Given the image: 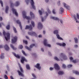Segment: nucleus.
Listing matches in <instances>:
<instances>
[{"mask_svg": "<svg viewBox=\"0 0 79 79\" xmlns=\"http://www.w3.org/2000/svg\"><path fill=\"white\" fill-rule=\"evenodd\" d=\"M13 54L17 58H18L19 59V58H20V56L19 55L16 54V53L14 52H13Z\"/></svg>", "mask_w": 79, "mask_h": 79, "instance_id": "nucleus-12", "label": "nucleus"}, {"mask_svg": "<svg viewBox=\"0 0 79 79\" xmlns=\"http://www.w3.org/2000/svg\"><path fill=\"white\" fill-rule=\"evenodd\" d=\"M74 39H75V42L76 43H77V41L78 40L77 39V38H74Z\"/></svg>", "mask_w": 79, "mask_h": 79, "instance_id": "nucleus-32", "label": "nucleus"}, {"mask_svg": "<svg viewBox=\"0 0 79 79\" xmlns=\"http://www.w3.org/2000/svg\"><path fill=\"white\" fill-rule=\"evenodd\" d=\"M10 4L11 6H12V5H13V3H12V2H10Z\"/></svg>", "mask_w": 79, "mask_h": 79, "instance_id": "nucleus-56", "label": "nucleus"}, {"mask_svg": "<svg viewBox=\"0 0 79 79\" xmlns=\"http://www.w3.org/2000/svg\"><path fill=\"white\" fill-rule=\"evenodd\" d=\"M56 36L57 37V39H60V40H63V38H61L60 37V35H59L58 34H57L56 35Z\"/></svg>", "mask_w": 79, "mask_h": 79, "instance_id": "nucleus-17", "label": "nucleus"}, {"mask_svg": "<svg viewBox=\"0 0 79 79\" xmlns=\"http://www.w3.org/2000/svg\"><path fill=\"white\" fill-rule=\"evenodd\" d=\"M58 33V30H55L54 31V34H57Z\"/></svg>", "mask_w": 79, "mask_h": 79, "instance_id": "nucleus-27", "label": "nucleus"}, {"mask_svg": "<svg viewBox=\"0 0 79 79\" xmlns=\"http://www.w3.org/2000/svg\"><path fill=\"white\" fill-rule=\"evenodd\" d=\"M55 60H57V61H59V60L58 58L56 57H54Z\"/></svg>", "mask_w": 79, "mask_h": 79, "instance_id": "nucleus-37", "label": "nucleus"}, {"mask_svg": "<svg viewBox=\"0 0 79 79\" xmlns=\"http://www.w3.org/2000/svg\"><path fill=\"white\" fill-rule=\"evenodd\" d=\"M74 18L76 20V23H79V22L77 20V19H76V16H74Z\"/></svg>", "mask_w": 79, "mask_h": 79, "instance_id": "nucleus-31", "label": "nucleus"}, {"mask_svg": "<svg viewBox=\"0 0 79 79\" xmlns=\"http://www.w3.org/2000/svg\"><path fill=\"white\" fill-rule=\"evenodd\" d=\"M26 67L27 68V69H30V67H29V65L28 64H27L26 65Z\"/></svg>", "mask_w": 79, "mask_h": 79, "instance_id": "nucleus-23", "label": "nucleus"}, {"mask_svg": "<svg viewBox=\"0 0 79 79\" xmlns=\"http://www.w3.org/2000/svg\"><path fill=\"white\" fill-rule=\"evenodd\" d=\"M32 76L33 77H34V78H36V76H35V74L32 73Z\"/></svg>", "mask_w": 79, "mask_h": 79, "instance_id": "nucleus-36", "label": "nucleus"}, {"mask_svg": "<svg viewBox=\"0 0 79 79\" xmlns=\"http://www.w3.org/2000/svg\"><path fill=\"white\" fill-rule=\"evenodd\" d=\"M26 38H27V39H29V37H28V36H27L26 37Z\"/></svg>", "mask_w": 79, "mask_h": 79, "instance_id": "nucleus-59", "label": "nucleus"}, {"mask_svg": "<svg viewBox=\"0 0 79 79\" xmlns=\"http://www.w3.org/2000/svg\"><path fill=\"white\" fill-rule=\"evenodd\" d=\"M8 8H9L8 6H6V10H5L6 13L8 12Z\"/></svg>", "mask_w": 79, "mask_h": 79, "instance_id": "nucleus-22", "label": "nucleus"}, {"mask_svg": "<svg viewBox=\"0 0 79 79\" xmlns=\"http://www.w3.org/2000/svg\"><path fill=\"white\" fill-rule=\"evenodd\" d=\"M41 19L42 21H44V19L42 17Z\"/></svg>", "mask_w": 79, "mask_h": 79, "instance_id": "nucleus-57", "label": "nucleus"}, {"mask_svg": "<svg viewBox=\"0 0 79 79\" xmlns=\"http://www.w3.org/2000/svg\"><path fill=\"white\" fill-rule=\"evenodd\" d=\"M57 44L58 45H60V46H62V47H64V46H66V44L64 43H63L62 44L58 43H57Z\"/></svg>", "mask_w": 79, "mask_h": 79, "instance_id": "nucleus-14", "label": "nucleus"}, {"mask_svg": "<svg viewBox=\"0 0 79 79\" xmlns=\"http://www.w3.org/2000/svg\"><path fill=\"white\" fill-rule=\"evenodd\" d=\"M52 13H53V14H55L56 13L55 12V10H52Z\"/></svg>", "mask_w": 79, "mask_h": 79, "instance_id": "nucleus-50", "label": "nucleus"}, {"mask_svg": "<svg viewBox=\"0 0 79 79\" xmlns=\"http://www.w3.org/2000/svg\"><path fill=\"white\" fill-rule=\"evenodd\" d=\"M73 63H76V60H73Z\"/></svg>", "mask_w": 79, "mask_h": 79, "instance_id": "nucleus-48", "label": "nucleus"}, {"mask_svg": "<svg viewBox=\"0 0 79 79\" xmlns=\"http://www.w3.org/2000/svg\"><path fill=\"white\" fill-rule=\"evenodd\" d=\"M41 50H42V51L43 52H44V49L43 48H42L41 49Z\"/></svg>", "mask_w": 79, "mask_h": 79, "instance_id": "nucleus-61", "label": "nucleus"}, {"mask_svg": "<svg viewBox=\"0 0 79 79\" xmlns=\"http://www.w3.org/2000/svg\"><path fill=\"white\" fill-rule=\"evenodd\" d=\"M17 40H18V37L16 36H15L13 37L12 39L11 42L12 44H14V43H15L17 41Z\"/></svg>", "mask_w": 79, "mask_h": 79, "instance_id": "nucleus-3", "label": "nucleus"}, {"mask_svg": "<svg viewBox=\"0 0 79 79\" xmlns=\"http://www.w3.org/2000/svg\"><path fill=\"white\" fill-rule=\"evenodd\" d=\"M42 36L41 35H39V37H42Z\"/></svg>", "mask_w": 79, "mask_h": 79, "instance_id": "nucleus-55", "label": "nucleus"}, {"mask_svg": "<svg viewBox=\"0 0 79 79\" xmlns=\"http://www.w3.org/2000/svg\"><path fill=\"white\" fill-rule=\"evenodd\" d=\"M54 67L56 69H57V70H59V69H60V67L57 64H54Z\"/></svg>", "mask_w": 79, "mask_h": 79, "instance_id": "nucleus-8", "label": "nucleus"}, {"mask_svg": "<svg viewBox=\"0 0 79 79\" xmlns=\"http://www.w3.org/2000/svg\"><path fill=\"white\" fill-rule=\"evenodd\" d=\"M70 79H74V78H71Z\"/></svg>", "mask_w": 79, "mask_h": 79, "instance_id": "nucleus-64", "label": "nucleus"}, {"mask_svg": "<svg viewBox=\"0 0 79 79\" xmlns=\"http://www.w3.org/2000/svg\"><path fill=\"white\" fill-rule=\"evenodd\" d=\"M22 52L23 54V55H25V56H27V54L25 53V52H24L23 50H22Z\"/></svg>", "mask_w": 79, "mask_h": 79, "instance_id": "nucleus-28", "label": "nucleus"}, {"mask_svg": "<svg viewBox=\"0 0 79 79\" xmlns=\"http://www.w3.org/2000/svg\"><path fill=\"white\" fill-rule=\"evenodd\" d=\"M10 46L12 48L13 50H16V48H15V47H14V46H13V45L12 44H11Z\"/></svg>", "mask_w": 79, "mask_h": 79, "instance_id": "nucleus-20", "label": "nucleus"}, {"mask_svg": "<svg viewBox=\"0 0 79 79\" xmlns=\"http://www.w3.org/2000/svg\"><path fill=\"white\" fill-rule=\"evenodd\" d=\"M74 73H75L76 74H79V72L77 71H75L74 72Z\"/></svg>", "mask_w": 79, "mask_h": 79, "instance_id": "nucleus-34", "label": "nucleus"}, {"mask_svg": "<svg viewBox=\"0 0 79 79\" xmlns=\"http://www.w3.org/2000/svg\"><path fill=\"white\" fill-rule=\"evenodd\" d=\"M50 70H53V68L51 67V68H50Z\"/></svg>", "mask_w": 79, "mask_h": 79, "instance_id": "nucleus-54", "label": "nucleus"}, {"mask_svg": "<svg viewBox=\"0 0 79 79\" xmlns=\"http://www.w3.org/2000/svg\"><path fill=\"white\" fill-rule=\"evenodd\" d=\"M23 43L25 44H27V41L26 40H23Z\"/></svg>", "mask_w": 79, "mask_h": 79, "instance_id": "nucleus-39", "label": "nucleus"}, {"mask_svg": "<svg viewBox=\"0 0 79 79\" xmlns=\"http://www.w3.org/2000/svg\"><path fill=\"white\" fill-rule=\"evenodd\" d=\"M31 5L32 6L33 8V9H34V10L35 9V6H34V1L33 0H31Z\"/></svg>", "mask_w": 79, "mask_h": 79, "instance_id": "nucleus-9", "label": "nucleus"}, {"mask_svg": "<svg viewBox=\"0 0 79 79\" xmlns=\"http://www.w3.org/2000/svg\"><path fill=\"white\" fill-rule=\"evenodd\" d=\"M51 18L53 19H54V20H58V18L57 17H51Z\"/></svg>", "mask_w": 79, "mask_h": 79, "instance_id": "nucleus-19", "label": "nucleus"}, {"mask_svg": "<svg viewBox=\"0 0 79 79\" xmlns=\"http://www.w3.org/2000/svg\"><path fill=\"white\" fill-rule=\"evenodd\" d=\"M62 67L64 68H66V65L64 64H63L62 65Z\"/></svg>", "mask_w": 79, "mask_h": 79, "instance_id": "nucleus-47", "label": "nucleus"}, {"mask_svg": "<svg viewBox=\"0 0 79 79\" xmlns=\"http://www.w3.org/2000/svg\"><path fill=\"white\" fill-rule=\"evenodd\" d=\"M4 78H5V79H8V77L6 75H4Z\"/></svg>", "mask_w": 79, "mask_h": 79, "instance_id": "nucleus-41", "label": "nucleus"}, {"mask_svg": "<svg viewBox=\"0 0 79 79\" xmlns=\"http://www.w3.org/2000/svg\"><path fill=\"white\" fill-rule=\"evenodd\" d=\"M38 26H40V27H43L42 23H38Z\"/></svg>", "mask_w": 79, "mask_h": 79, "instance_id": "nucleus-24", "label": "nucleus"}, {"mask_svg": "<svg viewBox=\"0 0 79 79\" xmlns=\"http://www.w3.org/2000/svg\"><path fill=\"white\" fill-rule=\"evenodd\" d=\"M28 34L30 35H32V34H34V35H35V32H33L32 33H31L30 32H28Z\"/></svg>", "mask_w": 79, "mask_h": 79, "instance_id": "nucleus-26", "label": "nucleus"}, {"mask_svg": "<svg viewBox=\"0 0 79 79\" xmlns=\"http://www.w3.org/2000/svg\"><path fill=\"white\" fill-rule=\"evenodd\" d=\"M35 46V44H33L30 46V48H29V47H28L27 46H25V48H26V49H27V50H31V49L33 47H34Z\"/></svg>", "mask_w": 79, "mask_h": 79, "instance_id": "nucleus-5", "label": "nucleus"}, {"mask_svg": "<svg viewBox=\"0 0 79 79\" xmlns=\"http://www.w3.org/2000/svg\"><path fill=\"white\" fill-rule=\"evenodd\" d=\"M0 3L2 5V6L3 7V2L1 0H0Z\"/></svg>", "mask_w": 79, "mask_h": 79, "instance_id": "nucleus-35", "label": "nucleus"}, {"mask_svg": "<svg viewBox=\"0 0 79 79\" xmlns=\"http://www.w3.org/2000/svg\"><path fill=\"white\" fill-rule=\"evenodd\" d=\"M7 73H8L7 71H6V74H7Z\"/></svg>", "mask_w": 79, "mask_h": 79, "instance_id": "nucleus-62", "label": "nucleus"}, {"mask_svg": "<svg viewBox=\"0 0 79 79\" xmlns=\"http://www.w3.org/2000/svg\"><path fill=\"white\" fill-rule=\"evenodd\" d=\"M24 61L26 62H27V60L25 58V57H22L21 59V61L22 63H24Z\"/></svg>", "mask_w": 79, "mask_h": 79, "instance_id": "nucleus-7", "label": "nucleus"}, {"mask_svg": "<svg viewBox=\"0 0 79 79\" xmlns=\"http://www.w3.org/2000/svg\"><path fill=\"white\" fill-rule=\"evenodd\" d=\"M20 69L21 72L19 71V70L17 71V72L19 73V76H24V75H23V69L22 67H20Z\"/></svg>", "mask_w": 79, "mask_h": 79, "instance_id": "nucleus-2", "label": "nucleus"}, {"mask_svg": "<svg viewBox=\"0 0 79 79\" xmlns=\"http://www.w3.org/2000/svg\"><path fill=\"white\" fill-rule=\"evenodd\" d=\"M23 48V45H20L19 46V48L20 49H22V48Z\"/></svg>", "mask_w": 79, "mask_h": 79, "instance_id": "nucleus-42", "label": "nucleus"}, {"mask_svg": "<svg viewBox=\"0 0 79 79\" xmlns=\"http://www.w3.org/2000/svg\"><path fill=\"white\" fill-rule=\"evenodd\" d=\"M39 13L40 15H42V12L40 10H39Z\"/></svg>", "mask_w": 79, "mask_h": 79, "instance_id": "nucleus-40", "label": "nucleus"}, {"mask_svg": "<svg viewBox=\"0 0 79 79\" xmlns=\"http://www.w3.org/2000/svg\"><path fill=\"white\" fill-rule=\"evenodd\" d=\"M12 11L13 13H15V15L16 16H18V13L16 12V10L14 9H12Z\"/></svg>", "mask_w": 79, "mask_h": 79, "instance_id": "nucleus-13", "label": "nucleus"}, {"mask_svg": "<svg viewBox=\"0 0 79 79\" xmlns=\"http://www.w3.org/2000/svg\"><path fill=\"white\" fill-rule=\"evenodd\" d=\"M13 30L15 33H16V32H17V31H16V29L15 27H13Z\"/></svg>", "mask_w": 79, "mask_h": 79, "instance_id": "nucleus-38", "label": "nucleus"}, {"mask_svg": "<svg viewBox=\"0 0 79 79\" xmlns=\"http://www.w3.org/2000/svg\"><path fill=\"white\" fill-rule=\"evenodd\" d=\"M77 19H79V15L78 13L77 14Z\"/></svg>", "mask_w": 79, "mask_h": 79, "instance_id": "nucleus-44", "label": "nucleus"}, {"mask_svg": "<svg viewBox=\"0 0 79 79\" xmlns=\"http://www.w3.org/2000/svg\"><path fill=\"white\" fill-rule=\"evenodd\" d=\"M31 24L33 26V27H34L35 25H34V22L33 21L31 22Z\"/></svg>", "mask_w": 79, "mask_h": 79, "instance_id": "nucleus-33", "label": "nucleus"}, {"mask_svg": "<svg viewBox=\"0 0 79 79\" xmlns=\"http://www.w3.org/2000/svg\"><path fill=\"white\" fill-rule=\"evenodd\" d=\"M22 14L24 18H26L27 19H30V17L26 16V14L25 11H23Z\"/></svg>", "mask_w": 79, "mask_h": 79, "instance_id": "nucleus-4", "label": "nucleus"}, {"mask_svg": "<svg viewBox=\"0 0 79 79\" xmlns=\"http://www.w3.org/2000/svg\"><path fill=\"white\" fill-rule=\"evenodd\" d=\"M3 19L2 17H0V21H2Z\"/></svg>", "mask_w": 79, "mask_h": 79, "instance_id": "nucleus-51", "label": "nucleus"}, {"mask_svg": "<svg viewBox=\"0 0 79 79\" xmlns=\"http://www.w3.org/2000/svg\"><path fill=\"white\" fill-rule=\"evenodd\" d=\"M64 7H65L67 9H68L69 7L68 6H66V4L64 3Z\"/></svg>", "mask_w": 79, "mask_h": 79, "instance_id": "nucleus-30", "label": "nucleus"}, {"mask_svg": "<svg viewBox=\"0 0 79 79\" xmlns=\"http://www.w3.org/2000/svg\"><path fill=\"white\" fill-rule=\"evenodd\" d=\"M63 72L62 71H59L58 73L59 75H62V74H63Z\"/></svg>", "mask_w": 79, "mask_h": 79, "instance_id": "nucleus-21", "label": "nucleus"}, {"mask_svg": "<svg viewBox=\"0 0 79 79\" xmlns=\"http://www.w3.org/2000/svg\"><path fill=\"white\" fill-rule=\"evenodd\" d=\"M19 5V2L17 1L16 2L15 6H18Z\"/></svg>", "mask_w": 79, "mask_h": 79, "instance_id": "nucleus-18", "label": "nucleus"}, {"mask_svg": "<svg viewBox=\"0 0 79 79\" xmlns=\"http://www.w3.org/2000/svg\"><path fill=\"white\" fill-rule=\"evenodd\" d=\"M30 14L31 16H33V17H34V15L31 12H30Z\"/></svg>", "mask_w": 79, "mask_h": 79, "instance_id": "nucleus-29", "label": "nucleus"}, {"mask_svg": "<svg viewBox=\"0 0 79 79\" xmlns=\"http://www.w3.org/2000/svg\"><path fill=\"white\" fill-rule=\"evenodd\" d=\"M4 48L6 50H10V48L7 44L5 45Z\"/></svg>", "mask_w": 79, "mask_h": 79, "instance_id": "nucleus-15", "label": "nucleus"}, {"mask_svg": "<svg viewBox=\"0 0 79 79\" xmlns=\"http://www.w3.org/2000/svg\"><path fill=\"white\" fill-rule=\"evenodd\" d=\"M2 45H0V48H2Z\"/></svg>", "mask_w": 79, "mask_h": 79, "instance_id": "nucleus-63", "label": "nucleus"}, {"mask_svg": "<svg viewBox=\"0 0 79 79\" xmlns=\"http://www.w3.org/2000/svg\"><path fill=\"white\" fill-rule=\"evenodd\" d=\"M10 26L9 25H8L6 27V28L7 30H9L10 29Z\"/></svg>", "mask_w": 79, "mask_h": 79, "instance_id": "nucleus-25", "label": "nucleus"}, {"mask_svg": "<svg viewBox=\"0 0 79 79\" xmlns=\"http://www.w3.org/2000/svg\"><path fill=\"white\" fill-rule=\"evenodd\" d=\"M64 60H66V59H67V58L66 57V56H64Z\"/></svg>", "mask_w": 79, "mask_h": 79, "instance_id": "nucleus-53", "label": "nucleus"}, {"mask_svg": "<svg viewBox=\"0 0 79 79\" xmlns=\"http://www.w3.org/2000/svg\"><path fill=\"white\" fill-rule=\"evenodd\" d=\"M29 29L30 31H31V30H32V26L31 25H30V26L27 25L25 27V29Z\"/></svg>", "mask_w": 79, "mask_h": 79, "instance_id": "nucleus-10", "label": "nucleus"}, {"mask_svg": "<svg viewBox=\"0 0 79 79\" xmlns=\"http://www.w3.org/2000/svg\"><path fill=\"white\" fill-rule=\"evenodd\" d=\"M16 22L17 24H19L20 27L21 29H22V26H21V22H19V20H17Z\"/></svg>", "mask_w": 79, "mask_h": 79, "instance_id": "nucleus-16", "label": "nucleus"}, {"mask_svg": "<svg viewBox=\"0 0 79 79\" xmlns=\"http://www.w3.org/2000/svg\"><path fill=\"white\" fill-rule=\"evenodd\" d=\"M60 9L61 10V12H63L64 11V10L63 9V8H61Z\"/></svg>", "mask_w": 79, "mask_h": 79, "instance_id": "nucleus-43", "label": "nucleus"}, {"mask_svg": "<svg viewBox=\"0 0 79 79\" xmlns=\"http://www.w3.org/2000/svg\"><path fill=\"white\" fill-rule=\"evenodd\" d=\"M73 66V65L71 64L69 65L68 66V68H71V67H72Z\"/></svg>", "mask_w": 79, "mask_h": 79, "instance_id": "nucleus-45", "label": "nucleus"}, {"mask_svg": "<svg viewBox=\"0 0 79 79\" xmlns=\"http://www.w3.org/2000/svg\"><path fill=\"white\" fill-rule=\"evenodd\" d=\"M48 11L49 13H51L50 11L49 10V9H48Z\"/></svg>", "mask_w": 79, "mask_h": 79, "instance_id": "nucleus-52", "label": "nucleus"}, {"mask_svg": "<svg viewBox=\"0 0 79 79\" xmlns=\"http://www.w3.org/2000/svg\"><path fill=\"white\" fill-rule=\"evenodd\" d=\"M70 60L71 61V60H73V58L71 57H70Z\"/></svg>", "mask_w": 79, "mask_h": 79, "instance_id": "nucleus-49", "label": "nucleus"}, {"mask_svg": "<svg viewBox=\"0 0 79 79\" xmlns=\"http://www.w3.org/2000/svg\"><path fill=\"white\" fill-rule=\"evenodd\" d=\"M44 45L45 46H47L49 47H51V45L50 44H48L47 43V40L45 39L44 40Z\"/></svg>", "mask_w": 79, "mask_h": 79, "instance_id": "nucleus-6", "label": "nucleus"}, {"mask_svg": "<svg viewBox=\"0 0 79 79\" xmlns=\"http://www.w3.org/2000/svg\"><path fill=\"white\" fill-rule=\"evenodd\" d=\"M75 47H77L78 46L77 45H75Z\"/></svg>", "mask_w": 79, "mask_h": 79, "instance_id": "nucleus-60", "label": "nucleus"}, {"mask_svg": "<svg viewBox=\"0 0 79 79\" xmlns=\"http://www.w3.org/2000/svg\"><path fill=\"white\" fill-rule=\"evenodd\" d=\"M3 35L4 36H5L6 35V36L5 37V38L6 40H9V39H10V33H6V32H5V31H3Z\"/></svg>", "mask_w": 79, "mask_h": 79, "instance_id": "nucleus-1", "label": "nucleus"}, {"mask_svg": "<svg viewBox=\"0 0 79 79\" xmlns=\"http://www.w3.org/2000/svg\"><path fill=\"white\" fill-rule=\"evenodd\" d=\"M3 55V54H1V58H4V57L3 56H2Z\"/></svg>", "mask_w": 79, "mask_h": 79, "instance_id": "nucleus-46", "label": "nucleus"}, {"mask_svg": "<svg viewBox=\"0 0 79 79\" xmlns=\"http://www.w3.org/2000/svg\"><path fill=\"white\" fill-rule=\"evenodd\" d=\"M35 67L39 70L41 69V67L40 66V64H37L35 66Z\"/></svg>", "mask_w": 79, "mask_h": 79, "instance_id": "nucleus-11", "label": "nucleus"}, {"mask_svg": "<svg viewBox=\"0 0 79 79\" xmlns=\"http://www.w3.org/2000/svg\"><path fill=\"white\" fill-rule=\"evenodd\" d=\"M43 32L44 34H45V31H43Z\"/></svg>", "mask_w": 79, "mask_h": 79, "instance_id": "nucleus-58", "label": "nucleus"}]
</instances>
